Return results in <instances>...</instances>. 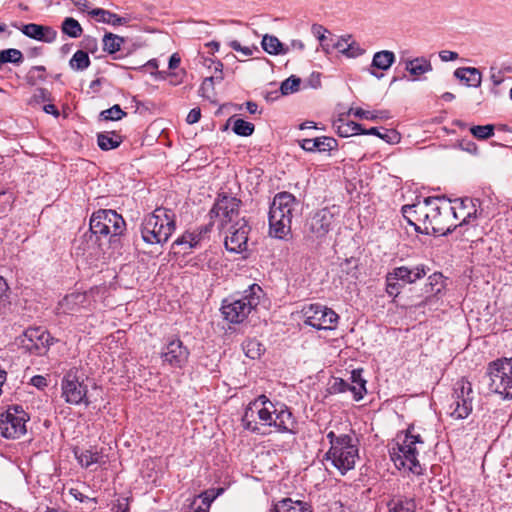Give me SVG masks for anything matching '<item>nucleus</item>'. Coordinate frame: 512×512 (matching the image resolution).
<instances>
[{
  "label": "nucleus",
  "instance_id": "56",
  "mask_svg": "<svg viewBox=\"0 0 512 512\" xmlns=\"http://www.w3.org/2000/svg\"><path fill=\"white\" fill-rule=\"evenodd\" d=\"M490 79L495 86L500 85L504 80V74L502 70L495 67L490 68Z\"/></svg>",
  "mask_w": 512,
  "mask_h": 512
},
{
  "label": "nucleus",
  "instance_id": "19",
  "mask_svg": "<svg viewBox=\"0 0 512 512\" xmlns=\"http://www.w3.org/2000/svg\"><path fill=\"white\" fill-rule=\"evenodd\" d=\"M249 230L250 228L244 219H240L231 225L225 237L226 249L236 253L246 250Z\"/></svg>",
  "mask_w": 512,
  "mask_h": 512
},
{
  "label": "nucleus",
  "instance_id": "4",
  "mask_svg": "<svg viewBox=\"0 0 512 512\" xmlns=\"http://www.w3.org/2000/svg\"><path fill=\"white\" fill-rule=\"evenodd\" d=\"M176 229L175 213L167 208H156L145 216L141 224V237L147 244L166 243Z\"/></svg>",
  "mask_w": 512,
  "mask_h": 512
},
{
  "label": "nucleus",
  "instance_id": "31",
  "mask_svg": "<svg viewBox=\"0 0 512 512\" xmlns=\"http://www.w3.org/2000/svg\"><path fill=\"white\" fill-rule=\"evenodd\" d=\"M337 132L340 137H349L360 134H376L377 128L372 127L366 130L359 123L349 121L338 125Z\"/></svg>",
  "mask_w": 512,
  "mask_h": 512
},
{
  "label": "nucleus",
  "instance_id": "42",
  "mask_svg": "<svg viewBox=\"0 0 512 512\" xmlns=\"http://www.w3.org/2000/svg\"><path fill=\"white\" fill-rule=\"evenodd\" d=\"M62 31L64 34L72 38H78L81 36L83 30L81 25L74 18L68 17L62 23Z\"/></svg>",
  "mask_w": 512,
  "mask_h": 512
},
{
  "label": "nucleus",
  "instance_id": "27",
  "mask_svg": "<svg viewBox=\"0 0 512 512\" xmlns=\"http://www.w3.org/2000/svg\"><path fill=\"white\" fill-rule=\"evenodd\" d=\"M454 75L460 81L465 82L467 86L479 87L482 81V75L479 69L474 67H461L457 68Z\"/></svg>",
  "mask_w": 512,
  "mask_h": 512
},
{
  "label": "nucleus",
  "instance_id": "25",
  "mask_svg": "<svg viewBox=\"0 0 512 512\" xmlns=\"http://www.w3.org/2000/svg\"><path fill=\"white\" fill-rule=\"evenodd\" d=\"M201 241V233L185 232L172 243L174 254H186Z\"/></svg>",
  "mask_w": 512,
  "mask_h": 512
},
{
  "label": "nucleus",
  "instance_id": "1",
  "mask_svg": "<svg viewBox=\"0 0 512 512\" xmlns=\"http://www.w3.org/2000/svg\"><path fill=\"white\" fill-rule=\"evenodd\" d=\"M242 425L245 429L261 433L260 425L275 427L278 432L296 433L297 422L289 410L283 404L277 406L265 395H260L251 401L242 416Z\"/></svg>",
  "mask_w": 512,
  "mask_h": 512
},
{
  "label": "nucleus",
  "instance_id": "23",
  "mask_svg": "<svg viewBox=\"0 0 512 512\" xmlns=\"http://www.w3.org/2000/svg\"><path fill=\"white\" fill-rule=\"evenodd\" d=\"M451 208H453L451 215L452 221L462 218L461 224H466L469 223L470 218L476 217L475 205L473 204V200L470 198L455 200L454 204H451Z\"/></svg>",
  "mask_w": 512,
  "mask_h": 512
},
{
  "label": "nucleus",
  "instance_id": "57",
  "mask_svg": "<svg viewBox=\"0 0 512 512\" xmlns=\"http://www.w3.org/2000/svg\"><path fill=\"white\" fill-rule=\"evenodd\" d=\"M34 99L36 102H46L51 100L50 92L45 88H38L34 93Z\"/></svg>",
  "mask_w": 512,
  "mask_h": 512
},
{
  "label": "nucleus",
  "instance_id": "39",
  "mask_svg": "<svg viewBox=\"0 0 512 512\" xmlns=\"http://www.w3.org/2000/svg\"><path fill=\"white\" fill-rule=\"evenodd\" d=\"M70 67L76 71H83L90 65V58L83 50L76 51L70 59Z\"/></svg>",
  "mask_w": 512,
  "mask_h": 512
},
{
  "label": "nucleus",
  "instance_id": "38",
  "mask_svg": "<svg viewBox=\"0 0 512 512\" xmlns=\"http://www.w3.org/2000/svg\"><path fill=\"white\" fill-rule=\"evenodd\" d=\"M245 355L251 359L259 358L264 352V346L256 339H248L242 344Z\"/></svg>",
  "mask_w": 512,
  "mask_h": 512
},
{
  "label": "nucleus",
  "instance_id": "8",
  "mask_svg": "<svg viewBox=\"0 0 512 512\" xmlns=\"http://www.w3.org/2000/svg\"><path fill=\"white\" fill-rule=\"evenodd\" d=\"M125 229L126 223L123 217L114 210L101 209L94 212L90 218V231L109 242L121 236Z\"/></svg>",
  "mask_w": 512,
  "mask_h": 512
},
{
  "label": "nucleus",
  "instance_id": "7",
  "mask_svg": "<svg viewBox=\"0 0 512 512\" xmlns=\"http://www.w3.org/2000/svg\"><path fill=\"white\" fill-rule=\"evenodd\" d=\"M453 208L451 202L439 197H428V210L426 215L427 232L422 234L447 235L457 224L451 220Z\"/></svg>",
  "mask_w": 512,
  "mask_h": 512
},
{
  "label": "nucleus",
  "instance_id": "16",
  "mask_svg": "<svg viewBox=\"0 0 512 512\" xmlns=\"http://www.w3.org/2000/svg\"><path fill=\"white\" fill-rule=\"evenodd\" d=\"M241 200L225 193L219 194L216 202L210 210L211 218H218L220 225L235 221L239 217Z\"/></svg>",
  "mask_w": 512,
  "mask_h": 512
},
{
  "label": "nucleus",
  "instance_id": "59",
  "mask_svg": "<svg viewBox=\"0 0 512 512\" xmlns=\"http://www.w3.org/2000/svg\"><path fill=\"white\" fill-rule=\"evenodd\" d=\"M201 118V110L199 108H193L190 110L186 117V122L188 124H195L197 123Z\"/></svg>",
  "mask_w": 512,
  "mask_h": 512
},
{
  "label": "nucleus",
  "instance_id": "12",
  "mask_svg": "<svg viewBox=\"0 0 512 512\" xmlns=\"http://www.w3.org/2000/svg\"><path fill=\"white\" fill-rule=\"evenodd\" d=\"M28 414L19 405L9 406L0 415V434L8 439H16L25 434Z\"/></svg>",
  "mask_w": 512,
  "mask_h": 512
},
{
  "label": "nucleus",
  "instance_id": "32",
  "mask_svg": "<svg viewBox=\"0 0 512 512\" xmlns=\"http://www.w3.org/2000/svg\"><path fill=\"white\" fill-rule=\"evenodd\" d=\"M83 300L84 295L80 293H71L65 296L58 304V313L71 314L77 311Z\"/></svg>",
  "mask_w": 512,
  "mask_h": 512
},
{
  "label": "nucleus",
  "instance_id": "13",
  "mask_svg": "<svg viewBox=\"0 0 512 512\" xmlns=\"http://www.w3.org/2000/svg\"><path fill=\"white\" fill-rule=\"evenodd\" d=\"M453 410L450 415L455 419H465L472 412L473 389L472 384L465 378H461L455 384L453 393Z\"/></svg>",
  "mask_w": 512,
  "mask_h": 512
},
{
  "label": "nucleus",
  "instance_id": "62",
  "mask_svg": "<svg viewBox=\"0 0 512 512\" xmlns=\"http://www.w3.org/2000/svg\"><path fill=\"white\" fill-rule=\"evenodd\" d=\"M439 57L442 61L444 62H448V61H454L456 59H458V53L454 52V51H449V50H442L439 52Z\"/></svg>",
  "mask_w": 512,
  "mask_h": 512
},
{
  "label": "nucleus",
  "instance_id": "30",
  "mask_svg": "<svg viewBox=\"0 0 512 512\" xmlns=\"http://www.w3.org/2000/svg\"><path fill=\"white\" fill-rule=\"evenodd\" d=\"M270 512H312L307 503L285 498L277 502Z\"/></svg>",
  "mask_w": 512,
  "mask_h": 512
},
{
  "label": "nucleus",
  "instance_id": "50",
  "mask_svg": "<svg viewBox=\"0 0 512 512\" xmlns=\"http://www.w3.org/2000/svg\"><path fill=\"white\" fill-rule=\"evenodd\" d=\"M394 275L392 272H389L386 276V292L390 296L396 297L400 293L401 284L399 279H392Z\"/></svg>",
  "mask_w": 512,
  "mask_h": 512
},
{
  "label": "nucleus",
  "instance_id": "24",
  "mask_svg": "<svg viewBox=\"0 0 512 512\" xmlns=\"http://www.w3.org/2000/svg\"><path fill=\"white\" fill-rule=\"evenodd\" d=\"M337 140L333 137H317L314 139H303L300 141V146L307 152H326L337 148Z\"/></svg>",
  "mask_w": 512,
  "mask_h": 512
},
{
  "label": "nucleus",
  "instance_id": "41",
  "mask_svg": "<svg viewBox=\"0 0 512 512\" xmlns=\"http://www.w3.org/2000/svg\"><path fill=\"white\" fill-rule=\"evenodd\" d=\"M389 512H415L413 499L391 500L388 503Z\"/></svg>",
  "mask_w": 512,
  "mask_h": 512
},
{
  "label": "nucleus",
  "instance_id": "33",
  "mask_svg": "<svg viewBox=\"0 0 512 512\" xmlns=\"http://www.w3.org/2000/svg\"><path fill=\"white\" fill-rule=\"evenodd\" d=\"M395 54L389 50L378 51L374 54L371 67L388 70L395 62Z\"/></svg>",
  "mask_w": 512,
  "mask_h": 512
},
{
  "label": "nucleus",
  "instance_id": "11",
  "mask_svg": "<svg viewBox=\"0 0 512 512\" xmlns=\"http://www.w3.org/2000/svg\"><path fill=\"white\" fill-rule=\"evenodd\" d=\"M487 375L492 392L504 399L512 398V358L498 359L490 363Z\"/></svg>",
  "mask_w": 512,
  "mask_h": 512
},
{
  "label": "nucleus",
  "instance_id": "43",
  "mask_svg": "<svg viewBox=\"0 0 512 512\" xmlns=\"http://www.w3.org/2000/svg\"><path fill=\"white\" fill-rule=\"evenodd\" d=\"M340 271L346 275L347 280H356L358 277V262L354 258L345 259L340 265Z\"/></svg>",
  "mask_w": 512,
  "mask_h": 512
},
{
  "label": "nucleus",
  "instance_id": "20",
  "mask_svg": "<svg viewBox=\"0 0 512 512\" xmlns=\"http://www.w3.org/2000/svg\"><path fill=\"white\" fill-rule=\"evenodd\" d=\"M403 217L407 222L414 226L419 233L427 232L426 215L428 210V197L422 201H417L412 205H404L402 207Z\"/></svg>",
  "mask_w": 512,
  "mask_h": 512
},
{
  "label": "nucleus",
  "instance_id": "34",
  "mask_svg": "<svg viewBox=\"0 0 512 512\" xmlns=\"http://www.w3.org/2000/svg\"><path fill=\"white\" fill-rule=\"evenodd\" d=\"M97 143L102 150H111L117 148L122 143V137L115 131L102 132L97 136Z\"/></svg>",
  "mask_w": 512,
  "mask_h": 512
},
{
  "label": "nucleus",
  "instance_id": "22",
  "mask_svg": "<svg viewBox=\"0 0 512 512\" xmlns=\"http://www.w3.org/2000/svg\"><path fill=\"white\" fill-rule=\"evenodd\" d=\"M21 32L29 38L48 43L53 42L56 38L55 30L48 26H43L34 23L23 25L21 28Z\"/></svg>",
  "mask_w": 512,
  "mask_h": 512
},
{
  "label": "nucleus",
  "instance_id": "52",
  "mask_svg": "<svg viewBox=\"0 0 512 512\" xmlns=\"http://www.w3.org/2000/svg\"><path fill=\"white\" fill-rule=\"evenodd\" d=\"M374 135L391 144L398 143L400 140L399 134L393 129L385 130L384 133L379 132V130L377 129V132Z\"/></svg>",
  "mask_w": 512,
  "mask_h": 512
},
{
  "label": "nucleus",
  "instance_id": "64",
  "mask_svg": "<svg viewBox=\"0 0 512 512\" xmlns=\"http://www.w3.org/2000/svg\"><path fill=\"white\" fill-rule=\"evenodd\" d=\"M347 41L346 40H337L335 43L332 44V47L334 49H337L340 53L344 55L345 48L347 47Z\"/></svg>",
  "mask_w": 512,
  "mask_h": 512
},
{
  "label": "nucleus",
  "instance_id": "45",
  "mask_svg": "<svg viewBox=\"0 0 512 512\" xmlns=\"http://www.w3.org/2000/svg\"><path fill=\"white\" fill-rule=\"evenodd\" d=\"M200 503H198V500L195 499L191 505V508L193 512H209V508L211 505V502L214 500L215 496H210L208 492H205L204 494L199 495Z\"/></svg>",
  "mask_w": 512,
  "mask_h": 512
},
{
  "label": "nucleus",
  "instance_id": "29",
  "mask_svg": "<svg viewBox=\"0 0 512 512\" xmlns=\"http://www.w3.org/2000/svg\"><path fill=\"white\" fill-rule=\"evenodd\" d=\"M405 70L408 71L414 79H418L425 73L432 71L430 60L425 57H416L405 62Z\"/></svg>",
  "mask_w": 512,
  "mask_h": 512
},
{
  "label": "nucleus",
  "instance_id": "46",
  "mask_svg": "<svg viewBox=\"0 0 512 512\" xmlns=\"http://www.w3.org/2000/svg\"><path fill=\"white\" fill-rule=\"evenodd\" d=\"M125 116L126 112H124L118 104H115L100 113V118L105 121H117Z\"/></svg>",
  "mask_w": 512,
  "mask_h": 512
},
{
  "label": "nucleus",
  "instance_id": "9",
  "mask_svg": "<svg viewBox=\"0 0 512 512\" xmlns=\"http://www.w3.org/2000/svg\"><path fill=\"white\" fill-rule=\"evenodd\" d=\"M261 294L262 288L258 284H253L241 298L230 303L224 302L221 308L224 318L231 323L243 322L259 304Z\"/></svg>",
  "mask_w": 512,
  "mask_h": 512
},
{
  "label": "nucleus",
  "instance_id": "37",
  "mask_svg": "<svg viewBox=\"0 0 512 512\" xmlns=\"http://www.w3.org/2000/svg\"><path fill=\"white\" fill-rule=\"evenodd\" d=\"M124 43V38L113 33H106L103 38V50L109 54H114L120 50Z\"/></svg>",
  "mask_w": 512,
  "mask_h": 512
},
{
  "label": "nucleus",
  "instance_id": "17",
  "mask_svg": "<svg viewBox=\"0 0 512 512\" xmlns=\"http://www.w3.org/2000/svg\"><path fill=\"white\" fill-rule=\"evenodd\" d=\"M20 343L30 353L42 355L53 343V337L42 327H31L25 330Z\"/></svg>",
  "mask_w": 512,
  "mask_h": 512
},
{
  "label": "nucleus",
  "instance_id": "15",
  "mask_svg": "<svg viewBox=\"0 0 512 512\" xmlns=\"http://www.w3.org/2000/svg\"><path fill=\"white\" fill-rule=\"evenodd\" d=\"M304 323L318 330H333L339 316L331 309L320 304H311L304 308Z\"/></svg>",
  "mask_w": 512,
  "mask_h": 512
},
{
  "label": "nucleus",
  "instance_id": "10",
  "mask_svg": "<svg viewBox=\"0 0 512 512\" xmlns=\"http://www.w3.org/2000/svg\"><path fill=\"white\" fill-rule=\"evenodd\" d=\"M339 215L340 209L335 205L315 211L305 224L307 236L312 240L322 241L337 225Z\"/></svg>",
  "mask_w": 512,
  "mask_h": 512
},
{
  "label": "nucleus",
  "instance_id": "26",
  "mask_svg": "<svg viewBox=\"0 0 512 512\" xmlns=\"http://www.w3.org/2000/svg\"><path fill=\"white\" fill-rule=\"evenodd\" d=\"M89 15L95 18L98 22L110 24L112 26H120L128 23L129 19L120 17L117 14L102 8H94L88 12Z\"/></svg>",
  "mask_w": 512,
  "mask_h": 512
},
{
  "label": "nucleus",
  "instance_id": "3",
  "mask_svg": "<svg viewBox=\"0 0 512 512\" xmlns=\"http://www.w3.org/2000/svg\"><path fill=\"white\" fill-rule=\"evenodd\" d=\"M299 201L289 192L274 196L269 210V233L275 238L285 239L291 234V224Z\"/></svg>",
  "mask_w": 512,
  "mask_h": 512
},
{
  "label": "nucleus",
  "instance_id": "47",
  "mask_svg": "<svg viewBox=\"0 0 512 512\" xmlns=\"http://www.w3.org/2000/svg\"><path fill=\"white\" fill-rule=\"evenodd\" d=\"M301 79L292 75L281 83L280 91L282 95H288L299 90Z\"/></svg>",
  "mask_w": 512,
  "mask_h": 512
},
{
  "label": "nucleus",
  "instance_id": "2",
  "mask_svg": "<svg viewBox=\"0 0 512 512\" xmlns=\"http://www.w3.org/2000/svg\"><path fill=\"white\" fill-rule=\"evenodd\" d=\"M331 430L326 433L330 448L325 458L331 460L332 465L344 475L353 469L359 458V449L355 433L350 425L342 423L333 424Z\"/></svg>",
  "mask_w": 512,
  "mask_h": 512
},
{
  "label": "nucleus",
  "instance_id": "6",
  "mask_svg": "<svg viewBox=\"0 0 512 512\" xmlns=\"http://www.w3.org/2000/svg\"><path fill=\"white\" fill-rule=\"evenodd\" d=\"M414 427L409 426L404 438L397 441L390 450V457L398 469L406 468L416 475L422 474V467L417 459L419 447L424 441L419 434H414Z\"/></svg>",
  "mask_w": 512,
  "mask_h": 512
},
{
  "label": "nucleus",
  "instance_id": "40",
  "mask_svg": "<svg viewBox=\"0 0 512 512\" xmlns=\"http://www.w3.org/2000/svg\"><path fill=\"white\" fill-rule=\"evenodd\" d=\"M23 62V54L20 50L15 48H10L6 50H2L0 52V68L5 63H13V64H21Z\"/></svg>",
  "mask_w": 512,
  "mask_h": 512
},
{
  "label": "nucleus",
  "instance_id": "63",
  "mask_svg": "<svg viewBox=\"0 0 512 512\" xmlns=\"http://www.w3.org/2000/svg\"><path fill=\"white\" fill-rule=\"evenodd\" d=\"M210 61L214 66L215 73H219V75L214 76L215 80L221 81L223 79V75H222L223 64L220 61H213V60H210Z\"/></svg>",
  "mask_w": 512,
  "mask_h": 512
},
{
  "label": "nucleus",
  "instance_id": "49",
  "mask_svg": "<svg viewBox=\"0 0 512 512\" xmlns=\"http://www.w3.org/2000/svg\"><path fill=\"white\" fill-rule=\"evenodd\" d=\"M214 80H215V77H213V76L206 77L204 79V81L202 82V84L199 88L200 96H202L208 100H211V98L213 96V92H214Z\"/></svg>",
  "mask_w": 512,
  "mask_h": 512
},
{
  "label": "nucleus",
  "instance_id": "54",
  "mask_svg": "<svg viewBox=\"0 0 512 512\" xmlns=\"http://www.w3.org/2000/svg\"><path fill=\"white\" fill-rule=\"evenodd\" d=\"M46 69L44 66H34L30 69V71L28 72V79L29 80H43L45 78V73Z\"/></svg>",
  "mask_w": 512,
  "mask_h": 512
},
{
  "label": "nucleus",
  "instance_id": "5",
  "mask_svg": "<svg viewBox=\"0 0 512 512\" xmlns=\"http://www.w3.org/2000/svg\"><path fill=\"white\" fill-rule=\"evenodd\" d=\"M414 427L409 426L404 438L397 441L390 450V457L398 469L406 468L416 475L422 474V467L417 459L419 447L424 441L419 434H414Z\"/></svg>",
  "mask_w": 512,
  "mask_h": 512
},
{
  "label": "nucleus",
  "instance_id": "18",
  "mask_svg": "<svg viewBox=\"0 0 512 512\" xmlns=\"http://www.w3.org/2000/svg\"><path fill=\"white\" fill-rule=\"evenodd\" d=\"M161 359L174 368H183L189 359V349L178 339H172L162 348Z\"/></svg>",
  "mask_w": 512,
  "mask_h": 512
},
{
  "label": "nucleus",
  "instance_id": "51",
  "mask_svg": "<svg viewBox=\"0 0 512 512\" xmlns=\"http://www.w3.org/2000/svg\"><path fill=\"white\" fill-rule=\"evenodd\" d=\"M9 287L6 280L0 276V309L9 304Z\"/></svg>",
  "mask_w": 512,
  "mask_h": 512
},
{
  "label": "nucleus",
  "instance_id": "35",
  "mask_svg": "<svg viewBox=\"0 0 512 512\" xmlns=\"http://www.w3.org/2000/svg\"><path fill=\"white\" fill-rule=\"evenodd\" d=\"M261 44L264 51L271 55L286 54L289 52V47H285L276 36L265 35Z\"/></svg>",
  "mask_w": 512,
  "mask_h": 512
},
{
  "label": "nucleus",
  "instance_id": "48",
  "mask_svg": "<svg viewBox=\"0 0 512 512\" xmlns=\"http://www.w3.org/2000/svg\"><path fill=\"white\" fill-rule=\"evenodd\" d=\"M471 134L477 139L485 140L491 137L494 134V126L493 125H477L470 128Z\"/></svg>",
  "mask_w": 512,
  "mask_h": 512
},
{
  "label": "nucleus",
  "instance_id": "44",
  "mask_svg": "<svg viewBox=\"0 0 512 512\" xmlns=\"http://www.w3.org/2000/svg\"><path fill=\"white\" fill-rule=\"evenodd\" d=\"M254 129H255L254 124H252L251 122L245 121L243 119H236L233 122L232 130L235 134H237L239 136H244V137L250 136L253 134Z\"/></svg>",
  "mask_w": 512,
  "mask_h": 512
},
{
  "label": "nucleus",
  "instance_id": "60",
  "mask_svg": "<svg viewBox=\"0 0 512 512\" xmlns=\"http://www.w3.org/2000/svg\"><path fill=\"white\" fill-rule=\"evenodd\" d=\"M327 32V29H325L323 26L314 24L312 26V33L318 38L320 42L326 41L325 33Z\"/></svg>",
  "mask_w": 512,
  "mask_h": 512
},
{
  "label": "nucleus",
  "instance_id": "53",
  "mask_svg": "<svg viewBox=\"0 0 512 512\" xmlns=\"http://www.w3.org/2000/svg\"><path fill=\"white\" fill-rule=\"evenodd\" d=\"M366 381L364 379H359L355 385H350L349 391L354 394L355 400L359 401L363 398V394L366 392L365 388Z\"/></svg>",
  "mask_w": 512,
  "mask_h": 512
},
{
  "label": "nucleus",
  "instance_id": "21",
  "mask_svg": "<svg viewBox=\"0 0 512 512\" xmlns=\"http://www.w3.org/2000/svg\"><path fill=\"white\" fill-rule=\"evenodd\" d=\"M429 269L425 265L420 264L412 268L406 266L396 267L392 271V279H399L404 284H412L417 280L423 278Z\"/></svg>",
  "mask_w": 512,
  "mask_h": 512
},
{
  "label": "nucleus",
  "instance_id": "58",
  "mask_svg": "<svg viewBox=\"0 0 512 512\" xmlns=\"http://www.w3.org/2000/svg\"><path fill=\"white\" fill-rule=\"evenodd\" d=\"M230 47L237 51V52H241L243 55L245 56H250L252 55L253 53V50L252 48L250 47H247V46H242L238 41L234 40V41H231L230 42Z\"/></svg>",
  "mask_w": 512,
  "mask_h": 512
},
{
  "label": "nucleus",
  "instance_id": "14",
  "mask_svg": "<svg viewBox=\"0 0 512 512\" xmlns=\"http://www.w3.org/2000/svg\"><path fill=\"white\" fill-rule=\"evenodd\" d=\"M62 397L70 405L84 404L88 406L87 385L80 380L76 371H69L61 381Z\"/></svg>",
  "mask_w": 512,
  "mask_h": 512
},
{
  "label": "nucleus",
  "instance_id": "36",
  "mask_svg": "<svg viewBox=\"0 0 512 512\" xmlns=\"http://www.w3.org/2000/svg\"><path fill=\"white\" fill-rule=\"evenodd\" d=\"M356 118L376 121L378 119L385 120L389 118V112L386 110H364L362 108L351 109L350 111Z\"/></svg>",
  "mask_w": 512,
  "mask_h": 512
},
{
  "label": "nucleus",
  "instance_id": "28",
  "mask_svg": "<svg viewBox=\"0 0 512 512\" xmlns=\"http://www.w3.org/2000/svg\"><path fill=\"white\" fill-rule=\"evenodd\" d=\"M74 455L79 464L85 468L90 467L92 464H102L105 462L103 454L92 448L86 450L75 449Z\"/></svg>",
  "mask_w": 512,
  "mask_h": 512
},
{
  "label": "nucleus",
  "instance_id": "61",
  "mask_svg": "<svg viewBox=\"0 0 512 512\" xmlns=\"http://www.w3.org/2000/svg\"><path fill=\"white\" fill-rule=\"evenodd\" d=\"M30 384L38 389H43L47 386V379L42 375H35L31 378Z\"/></svg>",
  "mask_w": 512,
  "mask_h": 512
},
{
  "label": "nucleus",
  "instance_id": "55",
  "mask_svg": "<svg viewBox=\"0 0 512 512\" xmlns=\"http://www.w3.org/2000/svg\"><path fill=\"white\" fill-rule=\"evenodd\" d=\"M363 54V50L354 42L347 44L344 55L350 58H355Z\"/></svg>",
  "mask_w": 512,
  "mask_h": 512
}]
</instances>
